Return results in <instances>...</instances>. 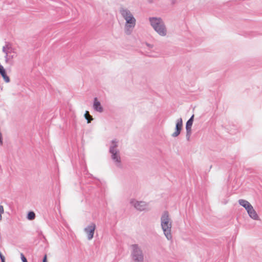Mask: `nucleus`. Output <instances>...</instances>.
I'll return each mask as SVG.
<instances>
[{
    "label": "nucleus",
    "instance_id": "1",
    "mask_svg": "<svg viewBox=\"0 0 262 262\" xmlns=\"http://www.w3.org/2000/svg\"><path fill=\"white\" fill-rule=\"evenodd\" d=\"M119 11L122 17L126 21L124 27L125 32L126 34L129 35L135 27L136 20L128 9L121 8Z\"/></svg>",
    "mask_w": 262,
    "mask_h": 262
},
{
    "label": "nucleus",
    "instance_id": "2",
    "mask_svg": "<svg viewBox=\"0 0 262 262\" xmlns=\"http://www.w3.org/2000/svg\"><path fill=\"white\" fill-rule=\"evenodd\" d=\"M149 21L154 30L161 36H165L167 30L164 21L161 17H151Z\"/></svg>",
    "mask_w": 262,
    "mask_h": 262
},
{
    "label": "nucleus",
    "instance_id": "3",
    "mask_svg": "<svg viewBox=\"0 0 262 262\" xmlns=\"http://www.w3.org/2000/svg\"><path fill=\"white\" fill-rule=\"evenodd\" d=\"M161 226L166 238L168 241L171 240L172 235L171 230L172 224L167 211H164L161 216Z\"/></svg>",
    "mask_w": 262,
    "mask_h": 262
},
{
    "label": "nucleus",
    "instance_id": "4",
    "mask_svg": "<svg viewBox=\"0 0 262 262\" xmlns=\"http://www.w3.org/2000/svg\"><path fill=\"white\" fill-rule=\"evenodd\" d=\"M118 141L115 139L111 142V145L109 148V152L111 155V158L115 165L118 168L122 167L121 157L119 150L118 149Z\"/></svg>",
    "mask_w": 262,
    "mask_h": 262
},
{
    "label": "nucleus",
    "instance_id": "5",
    "mask_svg": "<svg viewBox=\"0 0 262 262\" xmlns=\"http://www.w3.org/2000/svg\"><path fill=\"white\" fill-rule=\"evenodd\" d=\"M130 257L133 262H144V255L141 248L137 244L131 246Z\"/></svg>",
    "mask_w": 262,
    "mask_h": 262
},
{
    "label": "nucleus",
    "instance_id": "6",
    "mask_svg": "<svg viewBox=\"0 0 262 262\" xmlns=\"http://www.w3.org/2000/svg\"><path fill=\"white\" fill-rule=\"evenodd\" d=\"M96 225L94 223H91L88 226L84 229L85 232L87 234V237L89 240H91L94 236Z\"/></svg>",
    "mask_w": 262,
    "mask_h": 262
},
{
    "label": "nucleus",
    "instance_id": "7",
    "mask_svg": "<svg viewBox=\"0 0 262 262\" xmlns=\"http://www.w3.org/2000/svg\"><path fill=\"white\" fill-rule=\"evenodd\" d=\"M130 203L134 206V207L140 211H143L146 208V203L143 201H137L135 200H132Z\"/></svg>",
    "mask_w": 262,
    "mask_h": 262
},
{
    "label": "nucleus",
    "instance_id": "8",
    "mask_svg": "<svg viewBox=\"0 0 262 262\" xmlns=\"http://www.w3.org/2000/svg\"><path fill=\"white\" fill-rule=\"evenodd\" d=\"M193 117L194 115H193L186 124V138L188 140H189L191 133V127L193 121Z\"/></svg>",
    "mask_w": 262,
    "mask_h": 262
},
{
    "label": "nucleus",
    "instance_id": "9",
    "mask_svg": "<svg viewBox=\"0 0 262 262\" xmlns=\"http://www.w3.org/2000/svg\"><path fill=\"white\" fill-rule=\"evenodd\" d=\"M182 125H183V121L182 118H180L177 120V123L176 125V130L175 132L172 134V137H178L180 133L181 130L182 128Z\"/></svg>",
    "mask_w": 262,
    "mask_h": 262
},
{
    "label": "nucleus",
    "instance_id": "10",
    "mask_svg": "<svg viewBox=\"0 0 262 262\" xmlns=\"http://www.w3.org/2000/svg\"><path fill=\"white\" fill-rule=\"evenodd\" d=\"M249 216L254 220H259V216L257 214L256 211L254 209L252 206L247 210Z\"/></svg>",
    "mask_w": 262,
    "mask_h": 262
},
{
    "label": "nucleus",
    "instance_id": "11",
    "mask_svg": "<svg viewBox=\"0 0 262 262\" xmlns=\"http://www.w3.org/2000/svg\"><path fill=\"white\" fill-rule=\"evenodd\" d=\"M93 108L95 111L99 113H102L103 111V107L101 105L100 102L98 101L97 98H94Z\"/></svg>",
    "mask_w": 262,
    "mask_h": 262
},
{
    "label": "nucleus",
    "instance_id": "12",
    "mask_svg": "<svg viewBox=\"0 0 262 262\" xmlns=\"http://www.w3.org/2000/svg\"><path fill=\"white\" fill-rule=\"evenodd\" d=\"M0 74L1 75V76H2V77L4 79V81L8 83V82H10L9 77L7 76L6 71H5V69L4 68L3 66H2L1 64H0Z\"/></svg>",
    "mask_w": 262,
    "mask_h": 262
},
{
    "label": "nucleus",
    "instance_id": "13",
    "mask_svg": "<svg viewBox=\"0 0 262 262\" xmlns=\"http://www.w3.org/2000/svg\"><path fill=\"white\" fill-rule=\"evenodd\" d=\"M238 203L241 206L244 207L246 210L252 206L248 201L243 199L239 200Z\"/></svg>",
    "mask_w": 262,
    "mask_h": 262
},
{
    "label": "nucleus",
    "instance_id": "14",
    "mask_svg": "<svg viewBox=\"0 0 262 262\" xmlns=\"http://www.w3.org/2000/svg\"><path fill=\"white\" fill-rule=\"evenodd\" d=\"M84 117L87 120V122L88 123H90L91 121L93 119L92 116L89 114V112L88 111L85 112L84 114Z\"/></svg>",
    "mask_w": 262,
    "mask_h": 262
},
{
    "label": "nucleus",
    "instance_id": "15",
    "mask_svg": "<svg viewBox=\"0 0 262 262\" xmlns=\"http://www.w3.org/2000/svg\"><path fill=\"white\" fill-rule=\"evenodd\" d=\"M35 217V214L33 211H30L28 213L27 215V219L29 220H34Z\"/></svg>",
    "mask_w": 262,
    "mask_h": 262
},
{
    "label": "nucleus",
    "instance_id": "16",
    "mask_svg": "<svg viewBox=\"0 0 262 262\" xmlns=\"http://www.w3.org/2000/svg\"><path fill=\"white\" fill-rule=\"evenodd\" d=\"M7 43V51H8V54H9V53L13 52V48H12V45L9 42H6Z\"/></svg>",
    "mask_w": 262,
    "mask_h": 262
},
{
    "label": "nucleus",
    "instance_id": "17",
    "mask_svg": "<svg viewBox=\"0 0 262 262\" xmlns=\"http://www.w3.org/2000/svg\"><path fill=\"white\" fill-rule=\"evenodd\" d=\"M13 58V56H9L8 54H5V62H8L9 61V60L10 59V58Z\"/></svg>",
    "mask_w": 262,
    "mask_h": 262
},
{
    "label": "nucleus",
    "instance_id": "18",
    "mask_svg": "<svg viewBox=\"0 0 262 262\" xmlns=\"http://www.w3.org/2000/svg\"><path fill=\"white\" fill-rule=\"evenodd\" d=\"M7 43H6V45L3 47V52L5 53V54H8V51H7Z\"/></svg>",
    "mask_w": 262,
    "mask_h": 262
},
{
    "label": "nucleus",
    "instance_id": "19",
    "mask_svg": "<svg viewBox=\"0 0 262 262\" xmlns=\"http://www.w3.org/2000/svg\"><path fill=\"white\" fill-rule=\"evenodd\" d=\"M20 256L23 262H28L27 258L25 257L23 253H21Z\"/></svg>",
    "mask_w": 262,
    "mask_h": 262
},
{
    "label": "nucleus",
    "instance_id": "20",
    "mask_svg": "<svg viewBox=\"0 0 262 262\" xmlns=\"http://www.w3.org/2000/svg\"><path fill=\"white\" fill-rule=\"evenodd\" d=\"M4 213V208L3 206L0 205V214H2Z\"/></svg>",
    "mask_w": 262,
    "mask_h": 262
},
{
    "label": "nucleus",
    "instance_id": "21",
    "mask_svg": "<svg viewBox=\"0 0 262 262\" xmlns=\"http://www.w3.org/2000/svg\"><path fill=\"white\" fill-rule=\"evenodd\" d=\"M0 258L1 259V261L5 260V256L2 254L1 252H0Z\"/></svg>",
    "mask_w": 262,
    "mask_h": 262
},
{
    "label": "nucleus",
    "instance_id": "22",
    "mask_svg": "<svg viewBox=\"0 0 262 262\" xmlns=\"http://www.w3.org/2000/svg\"><path fill=\"white\" fill-rule=\"evenodd\" d=\"M39 234L41 236V237H42V238H43V239L45 241H46V239L45 238V236L42 234V233L41 231H40L39 233Z\"/></svg>",
    "mask_w": 262,
    "mask_h": 262
},
{
    "label": "nucleus",
    "instance_id": "23",
    "mask_svg": "<svg viewBox=\"0 0 262 262\" xmlns=\"http://www.w3.org/2000/svg\"><path fill=\"white\" fill-rule=\"evenodd\" d=\"M47 255H45V256H43V260H42V262H47Z\"/></svg>",
    "mask_w": 262,
    "mask_h": 262
},
{
    "label": "nucleus",
    "instance_id": "24",
    "mask_svg": "<svg viewBox=\"0 0 262 262\" xmlns=\"http://www.w3.org/2000/svg\"><path fill=\"white\" fill-rule=\"evenodd\" d=\"M146 45L149 47V48H151L152 47V45H151L148 43H146Z\"/></svg>",
    "mask_w": 262,
    "mask_h": 262
},
{
    "label": "nucleus",
    "instance_id": "25",
    "mask_svg": "<svg viewBox=\"0 0 262 262\" xmlns=\"http://www.w3.org/2000/svg\"><path fill=\"white\" fill-rule=\"evenodd\" d=\"M2 220V214H0V221Z\"/></svg>",
    "mask_w": 262,
    "mask_h": 262
},
{
    "label": "nucleus",
    "instance_id": "26",
    "mask_svg": "<svg viewBox=\"0 0 262 262\" xmlns=\"http://www.w3.org/2000/svg\"><path fill=\"white\" fill-rule=\"evenodd\" d=\"M150 56H152V57H155L156 56L155 55H149Z\"/></svg>",
    "mask_w": 262,
    "mask_h": 262
},
{
    "label": "nucleus",
    "instance_id": "27",
    "mask_svg": "<svg viewBox=\"0 0 262 262\" xmlns=\"http://www.w3.org/2000/svg\"><path fill=\"white\" fill-rule=\"evenodd\" d=\"M2 262H5V260H4V261H2Z\"/></svg>",
    "mask_w": 262,
    "mask_h": 262
}]
</instances>
